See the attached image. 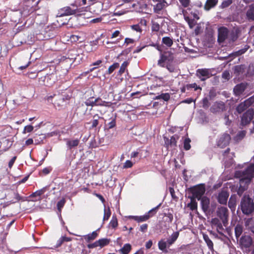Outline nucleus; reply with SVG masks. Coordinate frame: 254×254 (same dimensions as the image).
Returning <instances> with one entry per match:
<instances>
[{
    "instance_id": "nucleus-63",
    "label": "nucleus",
    "mask_w": 254,
    "mask_h": 254,
    "mask_svg": "<svg viewBox=\"0 0 254 254\" xmlns=\"http://www.w3.org/2000/svg\"><path fill=\"white\" fill-rule=\"evenodd\" d=\"M216 227L217 232L220 234L222 233L221 231L223 229V228L221 223H220L218 224Z\"/></svg>"
},
{
    "instance_id": "nucleus-18",
    "label": "nucleus",
    "mask_w": 254,
    "mask_h": 254,
    "mask_svg": "<svg viewBox=\"0 0 254 254\" xmlns=\"http://www.w3.org/2000/svg\"><path fill=\"white\" fill-rule=\"evenodd\" d=\"M246 16L249 20H254V3L249 6L246 12Z\"/></svg>"
},
{
    "instance_id": "nucleus-57",
    "label": "nucleus",
    "mask_w": 254,
    "mask_h": 254,
    "mask_svg": "<svg viewBox=\"0 0 254 254\" xmlns=\"http://www.w3.org/2000/svg\"><path fill=\"white\" fill-rule=\"evenodd\" d=\"M132 165H133V164L130 161L127 160L124 163L123 167L124 168H131L132 166Z\"/></svg>"
},
{
    "instance_id": "nucleus-19",
    "label": "nucleus",
    "mask_w": 254,
    "mask_h": 254,
    "mask_svg": "<svg viewBox=\"0 0 254 254\" xmlns=\"http://www.w3.org/2000/svg\"><path fill=\"white\" fill-rule=\"evenodd\" d=\"M8 197L9 199H11L9 202L10 204L15 203L21 199V197L19 195V194L15 191H12L8 194Z\"/></svg>"
},
{
    "instance_id": "nucleus-22",
    "label": "nucleus",
    "mask_w": 254,
    "mask_h": 254,
    "mask_svg": "<svg viewBox=\"0 0 254 254\" xmlns=\"http://www.w3.org/2000/svg\"><path fill=\"white\" fill-rule=\"evenodd\" d=\"M169 246L167 241H165L164 239H162L158 242L159 249L163 252H166L167 247Z\"/></svg>"
},
{
    "instance_id": "nucleus-41",
    "label": "nucleus",
    "mask_w": 254,
    "mask_h": 254,
    "mask_svg": "<svg viewBox=\"0 0 254 254\" xmlns=\"http://www.w3.org/2000/svg\"><path fill=\"white\" fill-rule=\"evenodd\" d=\"M183 7H189L190 5V0H179Z\"/></svg>"
},
{
    "instance_id": "nucleus-40",
    "label": "nucleus",
    "mask_w": 254,
    "mask_h": 254,
    "mask_svg": "<svg viewBox=\"0 0 254 254\" xmlns=\"http://www.w3.org/2000/svg\"><path fill=\"white\" fill-rule=\"evenodd\" d=\"M156 99H162L165 101H168L170 99V95L169 93L162 94L156 97Z\"/></svg>"
},
{
    "instance_id": "nucleus-39",
    "label": "nucleus",
    "mask_w": 254,
    "mask_h": 254,
    "mask_svg": "<svg viewBox=\"0 0 254 254\" xmlns=\"http://www.w3.org/2000/svg\"><path fill=\"white\" fill-rule=\"evenodd\" d=\"M119 67V63H114L113 64H112L109 67L108 70V74L112 73L115 69L118 68Z\"/></svg>"
},
{
    "instance_id": "nucleus-21",
    "label": "nucleus",
    "mask_w": 254,
    "mask_h": 254,
    "mask_svg": "<svg viewBox=\"0 0 254 254\" xmlns=\"http://www.w3.org/2000/svg\"><path fill=\"white\" fill-rule=\"evenodd\" d=\"M98 234L96 231L93 232L91 234H89L88 235H86L83 236L84 239L87 242H90L91 241L94 240L97 237Z\"/></svg>"
},
{
    "instance_id": "nucleus-4",
    "label": "nucleus",
    "mask_w": 254,
    "mask_h": 254,
    "mask_svg": "<svg viewBox=\"0 0 254 254\" xmlns=\"http://www.w3.org/2000/svg\"><path fill=\"white\" fill-rule=\"evenodd\" d=\"M217 216L221 219L224 226H226L228 222V210L224 206L218 207L217 210Z\"/></svg>"
},
{
    "instance_id": "nucleus-52",
    "label": "nucleus",
    "mask_w": 254,
    "mask_h": 254,
    "mask_svg": "<svg viewBox=\"0 0 254 254\" xmlns=\"http://www.w3.org/2000/svg\"><path fill=\"white\" fill-rule=\"evenodd\" d=\"M230 73L227 70L224 71L222 74V77L226 80H228L230 79Z\"/></svg>"
},
{
    "instance_id": "nucleus-43",
    "label": "nucleus",
    "mask_w": 254,
    "mask_h": 254,
    "mask_svg": "<svg viewBox=\"0 0 254 254\" xmlns=\"http://www.w3.org/2000/svg\"><path fill=\"white\" fill-rule=\"evenodd\" d=\"M128 63L127 61L124 62L121 65V66L120 67V69L119 70V72L120 74L123 73L125 69L127 67V66L128 65Z\"/></svg>"
},
{
    "instance_id": "nucleus-56",
    "label": "nucleus",
    "mask_w": 254,
    "mask_h": 254,
    "mask_svg": "<svg viewBox=\"0 0 254 254\" xmlns=\"http://www.w3.org/2000/svg\"><path fill=\"white\" fill-rule=\"evenodd\" d=\"M209 106L208 100L207 98H204L202 100V107L203 108H208Z\"/></svg>"
},
{
    "instance_id": "nucleus-36",
    "label": "nucleus",
    "mask_w": 254,
    "mask_h": 254,
    "mask_svg": "<svg viewBox=\"0 0 254 254\" xmlns=\"http://www.w3.org/2000/svg\"><path fill=\"white\" fill-rule=\"evenodd\" d=\"M190 139L189 138H187L184 140V149L186 150H189L190 149L191 146L190 144Z\"/></svg>"
},
{
    "instance_id": "nucleus-24",
    "label": "nucleus",
    "mask_w": 254,
    "mask_h": 254,
    "mask_svg": "<svg viewBox=\"0 0 254 254\" xmlns=\"http://www.w3.org/2000/svg\"><path fill=\"white\" fill-rule=\"evenodd\" d=\"M179 233L178 232L173 233L170 237L167 240V243L169 246L172 245L178 238Z\"/></svg>"
},
{
    "instance_id": "nucleus-35",
    "label": "nucleus",
    "mask_w": 254,
    "mask_h": 254,
    "mask_svg": "<svg viewBox=\"0 0 254 254\" xmlns=\"http://www.w3.org/2000/svg\"><path fill=\"white\" fill-rule=\"evenodd\" d=\"M243 232V227L240 225H237L235 228V235L237 238L240 236Z\"/></svg>"
},
{
    "instance_id": "nucleus-51",
    "label": "nucleus",
    "mask_w": 254,
    "mask_h": 254,
    "mask_svg": "<svg viewBox=\"0 0 254 254\" xmlns=\"http://www.w3.org/2000/svg\"><path fill=\"white\" fill-rule=\"evenodd\" d=\"M232 3V0H225L221 4L222 8H225L229 6Z\"/></svg>"
},
{
    "instance_id": "nucleus-2",
    "label": "nucleus",
    "mask_w": 254,
    "mask_h": 254,
    "mask_svg": "<svg viewBox=\"0 0 254 254\" xmlns=\"http://www.w3.org/2000/svg\"><path fill=\"white\" fill-rule=\"evenodd\" d=\"M152 1L151 5L153 7V11L157 14H160L161 11L169 5L166 0H152Z\"/></svg>"
},
{
    "instance_id": "nucleus-7",
    "label": "nucleus",
    "mask_w": 254,
    "mask_h": 254,
    "mask_svg": "<svg viewBox=\"0 0 254 254\" xmlns=\"http://www.w3.org/2000/svg\"><path fill=\"white\" fill-rule=\"evenodd\" d=\"M254 116V111L253 109H249L245 112L241 119V124L243 126H246L250 123Z\"/></svg>"
},
{
    "instance_id": "nucleus-46",
    "label": "nucleus",
    "mask_w": 254,
    "mask_h": 254,
    "mask_svg": "<svg viewBox=\"0 0 254 254\" xmlns=\"http://www.w3.org/2000/svg\"><path fill=\"white\" fill-rule=\"evenodd\" d=\"M246 135V131L244 130L241 131L236 136V139L239 140L242 139Z\"/></svg>"
},
{
    "instance_id": "nucleus-58",
    "label": "nucleus",
    "mask_w": 254,
    "mask_h": 254,
    "mask_svg": "<svg viewBox=\"0 0 254 254\" xmlns=\"http://www.w3.org/2000/svg\"><path fill=\"white\" fill-rule=\"evenodd\" d=\"M97 247H99L98 241H96L94 243H93L92 244H88L87 245V247L89 249H93V248H96Z\"/></svg>"
},
{
    "instance_id": "nucleus-16",
    "label": "nucleus",
    "mask_w": 254,
    "mask_h": 254,
    "mask_svg": "<svg viewBox=\"0 0 254 254\" xmlns=\"http://www.w3.org/2000/svg\"><path fill=\"white\" fill-rule=\"evenodd\" d=\"M228 197V192L225 190H222L218 194V201L221 204H225L227 203Z\"/></svg>"
},
{
    "instance_id": "nucleus-13",
    "label": "nucleus",
    "mask_w": 254,
    "mask_h": 254,
    "mask_svg": "<svg viewBox=\"0 0 254 254\" xmlns=\"http://www.w3.org/2000/svg\"><path fill=\"white\" fill-rule=\"evenodd\" d=\"M228 30L227 28L222 27L218 29V41L219 42H224L228 35Z\"/></svg>"
},
{
    "instance_id": "nucleus-30",
    "label": "nucleus",
    "mask_w": 254,
    "mask_h": 254,
    "mask_svg": "<svg viewBox=\"0 0 254 254\" xmlns=\"http://www.w3.org/2000/svg\"><path fill=\"white\" fill-rule=\"evenodd\" d=\"M74 14L82 15L84 12L87 11L89 9L88 7L87 6L86 7L77 8L76 9H74Z\"/></svg>"
},
{
    "instance_id": "nucleus-48",
    "label": "nucleus",
    "mask_w": 254,
    "mask_h": 254,
    "mask_svg": "<svg viewBox=\"0 0 254 254\" xmlns=\"http://www.w3.org/2000/svg\"><path fill=\"white\" fill-rule=\"evenodd\" d=\"M107 103L105 101H102L100 98L96 99L95 106H106Z\"/></svg>"
},
{
    "instance_id": "nucleus-47",
    "label": "nucleus",
    "mask_w": 254,
    "mask_h": 254,
    "mask_svg": "<svg viewBox=\"0 0 254 254\" xmlns=\"http://www.w3.org/2000/svg\"><path fill=\"white\" fill-rule=\"evenodd\" d=\"M34 129V127L31 125H28L25 127L23 133H26V132H31Z\"/></svg>"
},
{
    "instance_id": "nucleus-14",
    "label": "nucleus",
    "mask_w": 254,
    "mask_h": 254,
    "mask_svg": "<svg viewBox=\"0 0 254 254\" xmlns=\"http://www.w3.org/2000/svg\"><path fill=\"white\" fill-rule=\"evenodd\" d=\"M74 9H72L69 6H65L60 9L58 11V16L62 17L66 15L74 14Z\"/></svg>"
},
{
    "instance_id": "nucleus-26",
    "label": "nucleus",
    "mask_w": 254,
    "mask_h": 254,
    "mask_svg": "<svg viewBox=\"0 0 254 254\" xmlns=\"http://www.w3.org/2000/svg\"><path fill=\"white\" fill-rule=\"evenodd\" d=\"M131 250V246L129 244H126L119 250V252L122 254H128Z\"/></svg>"
},
{
    "instance_id": "nucleus-44",
    "label": "nucleus",
    "mask_w": 254,
    "mask_h": 254,
    "mask_svg": "<svg viewBox=\"0 0 254 254\" xmlns=\"http://www.w3.org/2000/svg\"><path fill=\"white\" fill-rule=\"evenodd\" d=\"M95 103H96V99L94 100H93V98H92L87 99L85 102V104L87 106H95Z\"/></svg>"
},
{
    "instance_id": "nucleus-55",
    "label": "nucleus",
    "mask_w": 254,
    "mask_h": 254,
    "mask_svg": "<svg viewBox=\"0 0 254 254\" xmlns=\"http://www.w3.org/2000/svg\"><path fill=\"white\" fill-rule=\"evenodd\" d=\"M160 29V25L157 22H153L152 25V30L153 31H158Z\"/></svg>"
},
{
    "instance_id": "nucleus-31",
    "label": "nucleus",
    "mask_w": 254,
    "mask_h": 254,
    "mask_svg": "<svg viewBox=\"0 0 254 254\" xmlns=\"http://www.w3.org/2000/svg\"><path fill=\"white\" fill-rule=\"evenodd\" d=\"M99 246L102 248L108 245L110 243V240L107 238L101 239L98 240Z\"/></svg>"
},
{
    "instance_id": "nucleus-61",
    "label": "nucleus",
    "mask_w": 254,
    "mask_h": 254,
    "mask_svg": "<svg viewBox=\"0 0 254 254\" xmlns=\"http://www.w3.org/2000/svg\"><path fill=\"white\" fill-rule=\"evenodd\" d=\"M16 159V156H14L10 160L8 163V167L10 169L12 167L15 160Z\"/></svg>"
},
{
    "instance_id": "nucleus-29",
    "label": "nucleus",
    "mask_w": 254,
    "mask_h": 254,
    "mask_svg": "<svg viewBox=\"0 0 254 254\" xmlns=\"http://www.w3.org/2000/svg\"><path fill=\"white\" fill-rule=\"evenodd\" d=\"M162 43L168 47H171L173 43V40L169 37H165L162 38Z\"/></svg>"
},
{
    "instance_id": "nucleus-62",
    "label": "nucleus",
    "mask_w": 254,
    "mask_h": 254,
    "mask_svg": "<svg viewBox=\"0 0 254 254\" xmlns=\"http://www.w3.org/2000/svg\"><path fill=\"white\" fill-rule=\"evenodd\" d=\"M228 206L231 209H234L235 207V203L231 198L228 202Z\"/></svg>"
},
{
    "instance_id": "nucleus-20",
    "label": "nucleus",
    "mask_w": 254,
    "mask_h": 254,
    "mask_svg": "<svg viewBox=\"0 0 254 254\" xmlns=\"http://www.w3.org/2000/svg\"><path fill=\"white\" fill-rule=\"evenodd\" d=\"M209 199L205 196H203L201 198V207L204 212L208 211L209 207Z\"/></svg>"
},
{
    "instance_id": "nucleus-45",
    "label": "nucleus",
    "mask_w": 254,
    "mask_h": 254,
    "mask_svg": "<svg viewBox=\"0 0 254 254\" xmlns=\"http://www.w3.org/2000/svg\"><path fill=\"white\" fill-rule=\"evenodd\" d=\"M244 102L247 106L249 107L254 103V96L251 97L249 99L246 100Z\"/></svg>"
},
{
    "instance_id": "nucleus-27",
    "label": "nucleus",
    "mask_w": 254,
    "mask_h": 254,
    "mask_svg": "<svg viewBox=\"0 0 254 254\" xmlns=\"http://www.w3.org/2000/svg\"><path fill=\"white\" fill-rule=\"evenodd\" d=\"M144 6L146 7L147 6L146 4H141L139 2H137L135 3H133L132 5V7L134 8V10L138 12H141L142 11V7Z\"/></svg>"
},
{
    "instance_id": "nucleus-1",
    "label": "nucleus",
    "mask_w": 254,
    "mask_h": 254,
    "mask_svg": "<svg viewBox=\"0 0 254 254\" xmlns=\"http://www.w3.org/2000/svg\"><path fill=\"white\" fill-rule=\"evenodd\" d=\"M240 205L242 211L246 215H249L254 211V201L249 195H244Z\"/></svg>"
},
{
    "instance_id": "nucleus-10",
    "label": "nucleus",
    "mask_w": 254,
    "mask_h": 254,
    "mask_svg": "<svg viewBox=\"0 0 254 254\" xmlns=\"http://www.w3.org/2000/svg\"><path fill=\"white\" fill-rule=\"evenodd\" d=\"M231 137L229 134H223L219 139L217 142V145L221 148H224L229 143Z\"/></svg>"
},
{
    "instance_id": "nucleus-5",
    "label": "nucleus",
    "mask_w": 254,
    "mask_h": 254,
    "mask_svg": "<svg viewBox=\"0 0 254 254\" xmlns=\"http://www.w3.org/2000/svg\"><path fill=\"white\" fill-rule=\"evenodd\" d=\"M174 60L173 54L170 52H164L161 56V59L158 61V64L162 67L165 66V63H169Z\"/></svg>"
},
{
    "instance_id": "nucleus-12",
    "label": "nucleus",
    "mask_w": 254,
    "mask_h": 254,
    "mask_svg": "<svg viewBox=\"0 0 254 254\" xmlns=\"http://www.w3.org/2000/svg\"><path fill=\"white\" fill-rule=\"evenodd\" d=\"M104 2H100L93 5H89L88 9L91 12L96 14H99L103 9Z\"/></svg>"
},
{
    "instance_id": "nucleus-17",
    "label": "nucleus",
    "mask_w": 254,
    "mask_h": 254,
    "mask_svg": "<svg viewBox=\"0 0 254 254\" xmlns=\"http://www.w3.org/2000/svg\"><path fill=\"white\" fill-rule=\"evenodd\" d=\"M246 177L249 178L250 180L254 177V164H251L245 171H242Z\"/></svg>"
},
{
    "instance_id": "nucleus-9",
    "label": "nucleus",
    "mask_w": 254,
    "mask_h": 254,
    "mask_svg": "<svg viewBox=\"0 0 254 254\" xmlns=\"http://www.w3.org/2000/svg\"><path fill=\"white\" fill-rule=\"evenodd\" d=\"M196 75L201 80L204 81L212 76L210 70L208 69H198L196 71Z\"/></svg>"
},
{
    "instance_id": "nucleus-25",
    "label": "nucleus",
    "mask_w": 254,
    "mask_h": 254,
    "mask_svg": "<svg viewBox=\"0 0 254 254\" xmlns=\"http://www.w3.org/2000/svg\"><path fill=\"white\" fill-rule=\"evenodd\" d=\"M217 1V0H207L204 5V8L207 10H209L216 4Z\"/></svg>"
},
{
    "instance_id": "nucleus-54",
    "label": "nucleus",
    "mask_w": 254,
    "mask_h": 254,
    "mask_svg": "<svg viewBox=\"0 0 254 254\" xmlns=\"http://www.w3.org/2000/svg\"><path fill=\"white\" fill-rule=\"evenodd\" d=\"M110 226L113 228H115L118 225V221L116 218H113L110 222Z\"/></svg>"
},
{
    "instance_id": "nucleus-49",
    "label": "nucleus",
    "mask_w": 254,
    "mask_h": 254,
    "mask_svg": "<svg viewBox=\"0 0 254 254\" xmlns=\"http://www.w3.org/2000/svg\"><path fill=\"white\" fill-rule=\"evenodd\" d=\"M247 188L246 186H240L238 190L237 191V193L239 195L241 196L243 193L244 192L245 190H246L247 189Z\"/></svg>"
},
{
    "instance_id": "nucleus-37",
    "label": "nucleus",
    "mask_w": 254,
    "mask_h": 254,
    "mask_svg": "<svg viewBox=\"0 0 254 254\" xmlns=\"http://www.w3.org/2000/svg\"><path fill=\"white\" fill-rule=\"evenodd\" d=\"M111 214V213L110 208L109 207L108 208H105L103 221L107 220L110 217Z\"/></svg>"
},
{
    "instance_id": "nucleus-64",
    "label": "nucleus",
    "mask_w": 254,
    "mask_h": 254,
    "mask_svg": "<svg viewBox=\"0 0 254 254\" xmlns=\"http://www.w3.org/2000/svg\"><path fill=\"white\" fill-rule=\"evenodd\" d=\"M212 225L216 226L218 224L220 223L219 220L217 218L213 219L211 221Z\"/></svg>"
},
{
    "instance_id": "nucleus-59",
    "label": "nucleus",
    "mask_w": 254,
    "mask_h": 254,
    "mask_svg": "<svg viewBox=\"0 0 254 254\" xmlns=\"http://www.w3.org/2000/svg\"><path fill=\"white\" fill-rule=\"evenodd\" d=\"M116 126V121L115 119H113L111 122H110L108 124V128L109 129L115 127Z\"/></svg>"
},
{
    "instance_id": "nucleus-32",
    "label": "nucleus",
    "mask_w": 254,
    "mask_h": 254,
    "mask_svg": "<svg viewBox=\"0 0 254 254\" xmlns=\"http://www.w3.org/2000/svg\"><path fill=\"white\" fill-rule=\"evenodd\" d=\"M191 198V201L190 203L188 204V207H190V209L192 210H194L196 209L197 208V202L195 201V199H194V198Z\"/></svg>"
},
{
    "instance_id": "nucleus-3",
    "label": "nucleus",
    "mask_w": 254,
    "mask_h": 254,
    "mask_svg": "<svg viewBox=\"0 0 254 254\" xmlns=\"http://www.w3.org/2000/svg\"><path fill=\"white\" fill-rule=\"evenodd\" d=\"M205 188L203 186L199 185L195 186L191 189V192L192 194L191 197L199 200L202 197V196L205 192Z\"/></svg>"
},
{
    "instance_id": "nucleus-53",
    "label": "nucleus",
    "mask_w": 254,
    "mask_h": 254,
    "mask_svg": "<svg viewBox=\"0 0 254 254\" xmlns=\"http://www.w3.org/2000/svg\"><path fill=\"white\" fill-rule=\"evenodd\" d=\"M187 87L188 89L193 88L194 89V90H197V89L201 90V88L199 86H198L196 83H192L187 85Z\"/></svg>"
},
{
    "instance_id": "nucleus-34",
    "label": "nucleus",
    "mask_w": 254,
    "mask_h": 254,
    "mask_svg": "<svg viewBox=\"0 0 254 254\" xmlns=\"http://www.w3.org/2000/svg\"><path fill=\"white\" fill-rule=\"evenodd\" d=\"M247 108H248L244 102L240 103L237 107L236 110L239 113L241 114L244 111H245Z\"/></svg>"
},
{
    "instance_id": "nucleus-33",
    "label": "nucleus",
    "mask_w": 254,
    "mask_h": 254,
    "mask_svg": "<svg viewBox=\"0 0 254 254\" xmlns=\"http://www.w3.org/2000/svg\"><path fill=\"white\" fill-rule=\"evenodd\" d=\"M179 139V136L177 135L172 136L170 139L169 145L170 147L176 146L177 140Z\"/></svg>"
},
{
    "instance_id": "nucleus-60",
    "label": "nucleus",
    "mask_w": 254,
    "mask_h": 254,
    "mask_svg": "<svg viewBox=\"0 0 254 254\" xmlns=\"http://www.w3.org/2000/svg\"><path fill=\"white\" fill-rule=\"evenodd\" d=\"M148 225L146 224H144L140 226V231L142 232H145L147 229Z\"/></svg>"
},
{
    "instance_id": "nucleus-11",
    "label": "nucleus",
    "mask_w": 254,
    "mask_h": 254,
    "mask_svg": "<svg viewBox=\"0 0 254 254\" xmlns=\"http://www.w3.org/2000/svg\"><path fill=\"white\" fill-rule=\"evenodd\" d=\"M210 111L213 113L223 112L225 110V106L223 102H215L210 108Z\"/></svg>"
},
{
    "instance_id": "nucleus-38",
    "label": "nucleus",
    "mask_w": 254,
    "mask_h": 254,
    "mask_svg": "<svg viewBox=\"0 0 254 254\" xmlns=\"http://www.w3.org/2000/svg\"><path fill=\"white\" fill-rule=\"evenodd\" d=\"M45 192V189L43 188L33 192L30 196L31 197L40 196Z\"/></svg>"
},
{
    "instance_id": "nucleus-50",
    "label": "nucleus",
    "mask_w": 254,
    "mask_h": 254,
    "mask_svg": "<svg viewBox=\"0 0 254 254\" xmlns=\"http://www.w3.org/2000/svg\"><path fill=\"white\" fill-rule=\"evenodd\" d=\"M182 12L183 14H184V17H185V20H186L187 21H188V23H189V24L190 26V27H192V26H191V22H192V20H190V19L189 18V17H188V16H186V12H186V10H185V9H182Z\"/></svg>"
},
{
    "instance_id": "nucleus-23",
    "label": "nucleus",
    "mask_w": 254,
    "mask_h": 254,
    "mask_svg": "<svg viewBox=\"0 0 254 254\" xmlns=\"http://www.w3.org/2000/svg\"><path fill=\"white\" fill-rule=\"evenodd\" d=\"M203 238L206 243L210 251H213V243L212 241L210 239L208 236L206 234L203 235Z\"/></svg>"
},
{
    "instance_id": "nucleus-6",
    "label": "nucleus",
    "mask_w": 254,
    "mask_h": 254,
    "mask_svg": "<svg viewBox=\"0 0 254 254\" xmlns=\"http://www.w3.org/2000/svg\"><path fill=\"white\" fill-rule=\"evenodd\" d=\"M160 205H161V204H159L156 207H155L152 208V209H151L150 210H149L147 214H146L144 215L139 216H131V217L133 219H134V220L137 221V222H141L145 221L147 220L151 216L150 215V214H152L153 212H154V213H155L156 212L157 210L158 209V208L160 207Z\"/></svg>"
},
{
    "instance_id": "nucleus-28",
    "label": "nucleus",
    "mask_w": 254,
    "mask_h": 254,
    "mask_svg": "<svg viewBox=\"0 0 254 254\" xmlns=\"http://www.w3.org/2000/svg\"><path fill=\"white\" fill-rule=\"evenodd\" d=\"M79 140L78 139H74L72 140H67L66 144L69 149L77 146L79 144Z\"/></svg>"
},
{
    "instance_id": "nucleus-42",
    "label": "nucleus",
    "mask_w": 254,
    "mask_h": 254,
    "mask_svg": "<svg viewBox=\"0 0 254 254\" xmlns=\"http://www.w3.org/2000/svg\"><path fill=\"white\" fill-rule=\"evenodd\" d=\"M65 203V198L62 199L60 201H59L57 203V207L59 211H61L62 208L64 206Z\"/></svg>"
},
{
    "instance_id": "nucleus-8",
    "label": "nucleus",
    "mask_w": 254,
    "mask_h": 254,
    "mask_svg": "<svg viewBox=\"0 0 254 254\" xmlns=\"http://www.w3.org/2000/svg\"><path fill=\"white\" fill-rule=\"evenodd\" d=\"M235 176L236 178H240V186H246L248 187L249 184L250 183L251 180L249 178L246 177L242 171H237L235 172Z\"/></svg>"
},
{
    "instance_id": "nucleus-15",
    "label": "nucleus",
    "mask_w": 254,
    "mask_h": 254,
    "mask_svg": "<svg viewBox=\"0 0 254 254\" xmlns=\"http://www.w3.org/2000/svg\"><path fill=\"white\" fill-rule=\"evenodd\" d=\"M247 87V84L241 83L236 85L234 88L233 91L236 96H239L243 93Z\"/></svg>"
}]
</instances>
